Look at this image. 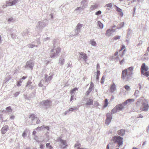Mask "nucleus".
Returning <instances> with one entry per match:
<instances>
[{"instance_id": "obj_40", "label": "nucleus", "mask_w": 149, "mask_h": 149, "mask_svg": "<svg viewBox=\"0 0 149 149\" xmlns=\"http://www.w3.org/2000/svg\"><path fill=\"white\" fill-rule=\"evenodd\" d=\"M124 88L127 90H129L130 89V86L127 85L125 86Z\"/></svg>"}, {"instance_id": "obj_58", "label": "nucleus", "mask_w": 149, "mask_h": 149, "mask_svg": "<svg viewBox=\"0 0 149 149\" xmlns=\"http://www.w3.org/2000/svg\"><path fill=\"white\" fill-rule=\"evenodd\" d=\"M54 49H52L51 50V52L53 53L54 52Z\"/></svg>"}, {"instance_id": "obj_2", "label": "nucleus", "mask_w": 149, "mask_h": 149, "mask_svg": "<svg viewBox=\"0 0 149 149\" xmlns=\"http://www.w3.org/2000/svg\"><path fill=\"white\" fill-rule=\"evenodd\" d=\"M148 69V66H146L145 63H143L141 68V74L146 77H148L149 76V71H147Z\"/></svg>"}, {"instance_id": "obj_21", "label": "nucleus", "mask_w": 149, "mask_h": 149, "mask_svg": "<svg viewBox=\"0 0 149 149\" xmlns=\"http://www.w3.org/2000/svg\"><path fill=\"white\" fill-rule=\"evenodd\" d=\"M124 22H122L117 25V28L118 29H120L122 27L124 26Z\"/></svg>"}, {"instance_id": "obj_39", "label": "nucleus", "mask_w": 149, "mask_h": 149, "mask_svg": "<svg viewBox=\"0 0 149 149\" xmlns=\"http://www.w3.org/2000/svg\"><path fill=\"white\" fill-rule=\"evenodd\" d=\"M101 12L100 10L98 11L95 14L97 15H98L101 14Z\"/></svg>"}, {"instance_id": "obj_49", "label": "nucleus", "mask_w": 149, "mask_h": 149, "mask_svg": "<svg viewBox=\"0 0 149 149\" xmlns=\"http://www.w3.org/2000/svg\"><path fill=\"white\" fill-rule=\"evenodd\" d=\"M40 148L41 149H42L43 148V145L42 144H41L40 145Z\"/></svg>"}, {"instance_id": "obj_15", "label": "nucleus", "mask_w": 149, "mask_h": 149, "mask_svg": "<svg viewBox=\"0 0 149 149\" xmlns=\"http://www.w3.org/2000/svg\"><path fill=\"white\" fill-rule=\"evenodd\" d=\"M117 133L119 135H123L125 134V130L123 129L117 131Z\"/></svg>"}, {"instance_id": "obj_63", "label": "nucleus", "mask_w": 149, "mask_h": 149, "mask_svg": "<svg viewBox=\"0 0 149 149\" xmlns=\"http://www.w3.org/2000/svg\"><path fill=\"white\" fill-rule=\"evenodd\" d=\"M136 0H132V1H136Z\"/></svg>"}, {"instance_id": "obj_53", "label": "nucleus", "mask_w": 149, "mask_h": 149, "mask_svg": "<svg viewBox=\"0 0 149 149\" xmlns=\"http://www.w3.org/2000/svg\"><path fill=\"white\" fill-rule=\"evenodd\" d=\"M13 20V19L12 18H10L8 19V21H12Z\"/></svg>"}, {"instance_id": "obj_37", "label": "nucleus", "mask_w": 149, "mask_h": 149, "mask_svg": "<svg viewBox=\"0 0 149 149\" xmlns=\"http://www.w3.org/2000/svg\"><path fill=\"white\" fill-rule=\"evenodd\" d=\"M60 63L61 64L63 65L64 64L65 60L64 59H61V60H60Z\"/></svg>"}, {"instance_id": "obj_59", "label": "nucleus", "mask_w": 149, "mask_h": 149, "mask_svg": "<svg viewBox=\"0 0 149 149\" xmlns=\"http://www.w3.org/2000/svg\"><path fill=\"white\" fill-rule=\"evenodd\" d=\"M107 149H109V145H107Z\"/></svg>"}, {"instance_id": "obj_6", "label": "nucleus", "mask_w": 149, "mask_h": 149, "mask_svg": "<svg viewBox=\"0 0 149 149\" xmlns=\"http://www.w3.org/2000/svg\"><path fill=\"white\" fill-rule=\"evenodd\" d=\"M130 102V99L127 100L122 104H119L117 105L116 107L118 111H120L123 109L124 108V106L127 104L128 103Z\"/></svg>"}, {"instance_id": "obj_55", "label": "nucleus", "mask_w": 149, "mask_h": 149, "mask_svg": "<svg viewBox=\"0 0 149 149\" xmlns=\"http://www.w3.org/2000/svg\"><path fill=\"white\" fill-rule=\"evenodd\" d=\"M27 76H26V77H24V76H23L22 78L21 79H25L26 78H27Z\"/></svg>"}, {"instance_id": "obj_24", "label": "nucleus", "mask_w": 149, "mask_h": 149, "mask_svg": "<svg viewBox=\"0 0 149 149\" xmlns=\"http://www.w3.org/2000/svg\"><path fill=\"white\" fill-rule=\"evenodd\" d=\"M121 36H116L114 37L112 39L113 40H119L120 39Z\"/></svg>"}, {"instance_id": "obj_25", "label": "nucleus", "mask_w": 149, "mask_h": 149, "mask_svg": "<svg viewBox=\"0 0 149 149\" xmlns=\"http://www.w3.org/2000/svg\"><path fill=\"white\" fill-rule=\"evenodd\" d=\"M97 23L100 28L101 29H102L103 27V24L100 21L97 22Z\"/></svg>"}, {"instance_id": "obj_20", "label": "nucleus", "mask_w": 149, "mask_h": 149, "mask_svg": "<svg viewBox=\"0 0 149 149\" xmlns=\"http://www.w3.org/2000/svg\"><path fill=\"white\" fill-rule=\"evenodd\" d=\"M81 146V145L79 143L76 144L74 146L77 147V149H86L85 148L80 147Z\"/></svg>"}, {"instance_id": "obj_3", "label": "nucleus", "mask_w": 149, "mask_h": 149, "mask_svg": "<svg viewBox=\"0 0 149 149\" xmlns=\"http://www.w3.org/2000/svg\"><path fill=\"white\" fill-rule=\"evenodd\" d=\"M125 48V46L122 45L121 46L120 49L118 51V52H117L114 54V56H116L115 57L116 59H119V57H122L123 54H124V52L125 51V49L122 51V50Z\"/></svg>"}, {"instance_id": "obj_48", "label": "nucleus", "mask_w": 149, "mask_h": 149, "mask_svg": "<svg viewBox=\"0 0 149 149\" xmlns=\"http://www.w3.org/2000/svg\"><path fill=\"white\" fill-rule=\"evenodd\" d=\"M45 128L47 129L48 130H49V127L48 126H46L44 127Z\"/></svg>"}, {"instance_id": "obj_30", "label": "nucleus", "mask_w": 149, "mask_h": 149, "mask_svg": "<svg viewBox=\"0 0 149 149\" xmlns=\"http://www.w3.org/2000/svg\"><path fill=\"white\" fill-rule=\"evenodd\" d=\"M97 7L98 6L97 5H94L92 6L91 7V8L92 10H93L96 9Z\"/></svg>"}, {"instance_id": "obj_27", "label": "nucleus", "mask_w": 149, "mask_h": 149, "mask_svg": "<svg viewBox=\"0 0 149 149\" xmlns=\"http://www.w3.org/2000/svg\"><path fill=\"white\" fill-rule=\"evenodd\" d=\"M46 147L49 149H52L53 147L49 143H47L46 144Z\"/></svg>"}, {"instance_id": "obj_12", "label": "nucleus", "mask_w": 149, "mask_h": 149, "mask_svg": "<svg viewBox=\"0 0 149 149\" xmlns=\"http://www.w3.org/2000/svg\"><path fill=\"white\" fill-rule=\"evenodd\" d=\"M112 31H114L113 29H108L106 32L105 35L108 36H111L112 34L111 32Z\"/></svg>"}, {"instance_id": "obj_46", "label": "nucleus", "mask_w": 149, "mask_h": 149, "mask_svg": "<svg viewBox=\"0 0 149 149\" xmlns=\"http://www.w3.org/2000/svg\"><path fill=\"white\" fill-rule=\"evenodd\" d=\"M97 75H100V72L99 70H97Z\"/></svg>"}, {"instance_id": "obj_38", "label": "nucleus", "mask_w": 149, "mask_h": 149, "mask_svg": "<svg viewBox=\"0 0 149 149\" xmlns=\"http://www.w3.org/2000/svg\"><path fill=\"white\" fill-rule=\"evenodd\" d=\"M11 2L13 4V5L15 4L17 2V0H14L13 1H12Z\"/></svg>"}, {"instance_id": "obj_16", "label": "nucleus", "mask_w": 149, "mask_h": 149, "mask_svg": "<svg viewBox=\"0 0 149 149\" xmlns=\"http://www.w3.org/2000/svg\"><path fill=\"white\" fill-rule=\"evenodd\" d=\"M82 56V57L84 60H86L87 58V56L86 54L83 52H81L79 53Z\"/></svg>"}, {"instance_id": "obj_7", "label": "nucleus", "mask_w": 149, "mask_h": 149, "mask_svg": "<svg viewBox=\"0 0 149 149\" xmlns=\"http://www.w3.org/2000/svg\"><path fill=\"white\" fill-rule=\"evenodd\" d=\"M57 140L58 141H60L61 143L62 144L61 145V147L62 148L64 149L67 147L68 145L67 144L66 141V140H62L61 138L60 137L58 138Z\"/></svg>"}, {"instance_id": "obj_1", "label": "nucleus", "mask_w": 149, "mask_h": 149, "mask_svg": "<svg viewBox=\"0 0 149 149\" xmlns=\"http://www.w3.org/2000/svg\"><path fill=\"white\" fill-rule=\"evenodd\" d=\"M136 105L141 111H147L149 107L147 101L143 98L138 101L136 103Z\"/></svg>"}, {"instance_id": "obj_44", "label": "nucleus", "mask_w": 149, "mask_h": 149, "mask_svg": "<svg viewBox=\"0 0 149 149\" xmlns=\"http://www.w3.org/2000/svg\"><path fill=\"white\" fill-rule=\"evenodd\" d=\"M40 120L39 119H38L37 120V121H36V123L37 124H38L39 123H40Z\"/></svg>"}, {"instance_id": "obj_51", "label": "nucleus", "mask_w": 149, "mask_h": 149, "mask_svg": "<svg viewBox=\"0 0 149 149\" xmlns=\"http://www.w3.org/2000/svg\"><path fill=\"white\" fill-rule=\"evenodd\" d=\"M42 127V126H41V127H38L36 128V130H40V128L41 127Z\"/></svg>"}, {"instance_id": "obj_64", "label": "nucleus", "mask_w": 149, "mask_h": 149, "mask_svg": "<svg viewBox=\"0 0 149 149\" xmlns=\"http://www.w3.org/2000/svg\"><path fill=\"white\" fill-rule=\"evenodd\" d=\"M33 149H37L36 148H33Z\"/></svg>"}, {"instance_id": "obj_50", "label": "nucleus", "mask_w": 149, "mask_h": 149, "mask_svg": "<svg viewBox=\"0 0 149 149\" xmlns=\"http://www.w3.org/2000/svg\"><path fill=\"white\" fill-rule=\"evenodd\" d=\"M99 75H96V79L97 80H98L99 79Z\"/></svg>"}, {"instance_id": "obj_29", "label": "nucleus", "mask_w": 149, "mask_h": 149, "mask_svg": "<svg viewBox=\"0 0 149 149\" xmlns=\"http://www.w3.org/2000/svg\"><path fill=\"white\" fill-rule=\"evenodd\" d=\"M78 90V88H75L72 89L70 91V93H73L74 92L76 91H77Z\"/></svg>"}, {"instance_id": "obj_31", "label": "nucleus", "mask_w": 149, "mask_h": 149, "mask_svg": "<svg viewBox=\"0 0 149 149\" xmlns=\"http://www.w3.org/2000/svg\"><path fill=\"white\" fill-rule=\"evenodd\" d=\"M112 3H109L106 4L105 6V7L111 8L112 7Z\"/></svg>"}, {"instance_id": "obj_11", "label": "nucleus", "mask_w": 149, "mask_h": 149, "mask_svg": "<svg viewBox=\"0 0 149 149\" xmlns=\"http://www.w3.org/2000/svg\"><path fill=\"white\" fill-rule=\"evenodd\" d=\"M8 129V125H5L3 126L1 129V132L3 134L5 133Z\"/></svg>"}, {"instance_id": "obj_61", "label": "nucleus", "mask_w": 149, "mask_h": 149, "mask_svg": "<svg viewBox=\"0 0 149 149\" xmlns=\"http://www.w3.org/2000/svg\"><path fill=\"white\" fill-rule=\"evenodd\" d=\"M148 51L149 52V47H148L147 49Z\"/></svg>"}, {"instance_id": "obj_52", "label": "nucleus", "mask_w": 149, "mask_h": 149, "mask_svg": "<svg viewBox=\"0 0 149 149\" xmlns=\"http://www.w3.org/2000/svg\"><path fill=\"white\" fill-rule=\"evenodd\" d=\"M124 62L123 60L120 61V64H122Z\"/></svg>"}, {"instance_id": "obj_18", "label": "nucleus", "mask_w": 149, "mask_h": 149, "mask_svg": "<svg viewBox=\"0 0 149 149\" xmlns=\"http://www.w3.org/2000/svg\"><path fill=\"white\" fill-rule=\"evenodd\" d=\"M29 118L31 119V120H33L36 118H38L37 117H36L34 114H31L30 115Z\"/></svg>"}, {"instance_id": "obj_10", "label": "nucleus", "mask_w": 149, "mask_h": 149, "mask_svg": "<svg viewBox=\"0 0 149 149\" xmlns=\"http://www.w3.org/2000/svg\"><path fill=\"white\" fill-rule=\"evenodd\" d=\"M51 101L48 100H44L42 101L41 103L42 105L44 106H50L51 103Z\"/></svg>"}, {"instance_id": "obj_5", "label": "nucleus", "mask_w": 149, "mask_h": 149, "mask_svg": "<svg viewBox=\"0 0 149 149\" xmlns=\"http://www.w3.org/2000/svg\"><path fill=\"white\" fill-rule=\"evenodd\" d=\"M123 138L121 137L117 136L113 137L112 140L114 142L117 143L118 147H119L123 144Z\"/></svg>"}, {"instance_id": "obj_57", "label": "nucleus", "mask_w": 149, "mask_h": 149, "mask_svg": "<svg viewBox=\"0 0 149 149\" xmlns=\"http://www.w3.org/2000/svg\"><path fill=\"white\" fill-rule=\"evenodd\" d=\"M14 116H10V118L11 119H13V118H14Z\"/></svg>"}, {"instance_id": "obj_33", "label": "nucleus", "mask_w": 149, "mask_h": 149, "mask_svg": "<svg viewBox=\"0 0 149 149\" xmlns=\"http://www.w3.org/2000/svg\"><path fill=\"white\" fill-rule=\"evenodd\" d=\"M13 5V4L12 3L11 1L8 2L7 3L6 6H10Z\"/></svg>"}, {"instance_id": "obj_47", "label": "nucleus", "mask_w": 149, "mask_h": 149, "mask_svg": "<svg viewBox=\"0 0 149 149\" xmlns=\"http://www.w3.org/2000/svg\"><path fill=\"white\" fill-rule=\"evenodd\" d=\"M29 46V47L31 48H32L34 46L32 45H30Z\"/></svg>"}, {"instance_id": "obj_8", "label": "nucleus", "mask_w": 149, "mask_h": 149, "mask_svg": "<svg viewBox=\"0 0 149 149\" xmlns=\"http://www.w3.org/2000/svg\"><path fill=\"white\" fill-rule=\"evenodd\" d=\"M61 48L60 47H58L55 49V52L51 55L50 57L52 58L56 55H57L61 52Z\"/></svg>"}, {"instance_id": "obj_9", "label": "nucleus", "mask_w": 149, "mask_h": 149, "mask_svg": "<svg viewBox=\"0 0 149 149\" xmlns=\"http://www.w3.org/2000/svg\"><path fill=\"white\" fill-rule=\"evenodd\" d=\"M107 119L106 120L105 123L107 125H109L112 119L111 115L109 113L107 114Z\"/></svg>"}, {"instance_id": "obj_13", "label": "nucleus", "mask_w": 149, "mask_h": 149, "mask_svg": "<svg viewBox=\"0 0 149 149\" xmlns=\"http://www.w3.org/2000/svg\"><path fill=\"white\" fill-rule=\"evenodd\" d=\"M116 87L114 84H113L111 86L110 88V92L113 93L116 90Z\"/></svg>"}, {"instance_id": "obj_32", "label": "nucleus", "mask_w": 149, "mask_h": 149, "mask_svg": "<svg viewBox=\"0 0 149 149\" xmlns=\"http://www.w3.org/2000/svg\"><path fill=\"white\" fill-rule=\"evenodd\" d=\"M21 79H20V80L17 81V85L18 86H21V83H22V81L21 80Z\"/></svg>"}, {"instance_id": "obj_19", "label": "nucleus", "mask_w": 149, "mask_h": 149, "mask_svg": "<svg viewBox=\"0 0 149 149\" xmlns=\"http://www.w3.org/2000/svg\"><path fill=\"white\" fill-rule=\"evenodd\" d=\"M116 10L118 12L119 14L121 16L123 15V13L122 11V10L118 7H116Z\"/></svg>"}, {"instance_id": "obj_14", "label": "nucleus", "mask_w": 149, "mask_h": 149, "mask_svg": "<svg viewBox=\"0 0 149 149\" xmlns=\"http://www.w3.org/2000/svg\"><path fill=\"white\" fill-rule=\"evenodd\" d=\"M86 105H91L93 104V101L92 99H89L87 101L86 103Z\"/></svg>"}, {"instance_id": "obj_43", "label": "nucleus", "mask_w": 149, "mask_h": 149, "mask_svg": "<svg viewBox=\"0 0 149 149\" xmlns=\"http://www.w3.org/2000/svg\"><path fill=\"white\" fill-rule=\"evenodd\" d=\"M26 135V133L25 132H24L22 134V136L23 137H25Z\"/></svg>"}, {"instance_id": "obj_56", "label": "nucleus", "mask_w": 149, "mask_h": 149, "mask_svg": "<svg viewBox=\"0 0 149 149\" xmlns=\"http://www.w3.org/2000/svg\"><path fill=\"white\" fill-rule=\"evenodd\" d=\"M36 132L35 131H34L33 132V135H35L36 134Z\"/></svg>"}, {"instance_id": "obj_41", "label": "nucleus", "mask_w": 149, "mask_h": 149, "mask_svg": "<svg viewBox=\"0 0 149 149\" xmlns=\"http://www.w3.org/2000/svg\"><path fill=\"white\" fill-rule=\"evenodd\" d=\"M91 91L90 90H88L86 92V94L87 95H88L91 92Z\"/></svg>"}, {"instance_id": "obj_22", "label": "nucleus", "mask_w": 149, "mask_h": 149, "mask_svg": "<svg viewBox=\"0 0 149 149\" xmlns=\"http://www.w3.org/2000/svg\"><path fill=\"white\" fill-rule=\"evenodd\" d=\"M118 111V109L116 108V107H115L113 109H112L111 112V114H114L117 112V111Z\"/></svg>"}, {"instance_id": "obj_42", "label": "nucleus", "mask_w": 149, "mask_h": 149, "mask_svg": "<svg viewBox=\"0 0 149 149\" xmlns=\"http://www.w3.org/2000/svg\"><path fill=\"white\" fill-rule=\"evenodd\" d=\"M74 108H71L69 109L68 111H73L74 110Z\"/></svg>"}, {"instance_id": "obj_35", "label": "nucleus", "mask_w": 149, "mask_h": 149, "mask_svg": "<svg viewBox=\"0 0 149 149\" xmlns=\"http://www.w3.org/2000/svg\"><path fill=\"white\" fill-rule=\"evenodd\" d=\"M82 24H78L77 26V29H79L82 27Z\"/></svg>"}, {"instance_id": "obj_34", "label": "nucleus", "mask_w": 149, "mask_h": 149, "mask_svg": "<svg viewBox=\"0 0 149 149\" xmlns=\"http://www.w3.org/2000/svg\"><path fill=\"white\" fill-rule=\"evenodd\" d=\"M105 77L104 76H103L101 79V83L102 84H103L104 83V81L105 79Z\"/></svg>"}, {"instance_id": "obj_54", "label": "nucleus", "mask_w": 149, "mask_h": 149, "mask_svg": "<svg viewBox=\"0 0 149 149\" xmlns=\"http://www.w3.org/2000/svg\"><path fill=\"white\" fill-rule=\"evenodd\" d=\"M97 69H98L99 68H100L99 64L98 63L97 64Z\"/></svg>"}, {"instance_id": "obj_45", "label": "nucleus", "mask_w": 149, "mask_h": 149, "mask_svg": "<svg viewBox=\"0 0 149 149\" xmlns=\"http://www.w3.org/2000/svg\"><path fill=\"white\" fill-rule=\"evenodd\" d=\"M74 97V96L73 95H72L71 96V98H70V101H72Z\"/></svg>"}, {"instance_id": "obj_60", "label": "nucleus", "mask_w": 149, "mask_h": 149, "mask_svg": "<svg viewBox=\"0 0 149 149\" xmlns=\"http://www.w3.org/2000/svg\"><path fill=\"white\" fill-rule=\"evenodd\" d=\"M132 149H138L136 147H133Z\"/></svg>"}, {"instance_id": "obj_36", "label": "nucleus", "mask_w": 149, "mask_h": 149, "mask_svg": "<svg viewBox=\"0 0 149 149\" xmlns=\"http://www.w3.org/2000/svg\"><path fill=\"white\" fill-rule=\"evenodd\" d=\"M99 106V103L98 102H95L94 104V106L95 107H97Z\"/></svg>"}, {"instance_id": "obj_28", "label": "nucleus", "mask_w": 149, "mask_h": 149, "mask_svg": "<svg viewBox=\"0 0 149 149\" xmlns=\"http://www.w3.org/2000/svg\"><path fill=\"white\" fill-rule=\"evenodd\" d=\"M6 110L7 112H10L12 111V109L10 107H8L6 108Z\"/></svg>"}, {"instance_id": "obj_26", "label": "nucleus", "mask_w": 149, "mask_h": 149, "mask_svg": "<svg viewBox=\"0 0 149 149\" xmlns=\"http://www.w3.org/2000/svg\"><path fill=\"white\" fill-rule=\"evenodd\" d=\"M90 43L92 45L95 46L96 45V42L94 41V40H91L90 41Z\"/></svg>"}, {"instance_id": "obj_23", "label": "nucleus", "mask_w": 149, "mask_h": 149, "mask_svg": "<svg viewBox=\"0 0 149 149\" xmlns=\"http://www.w3.org/2000/svg\"><path fill=\"white\" fill-rule=\"evenodd\" d=\"M93 87H94V84L92 82H91L90 86L88 90H90L91 91L92 90Z\"/></svg>"}, {"instance_id": "obj_17", "label": "nucleus", "mask_w": 149, "mask_h": 149, "mask_svg": "<svg viewBox=\"0 0 149 149\" xmlns=\"http://www.w3.org/2000/svg\"><path fill=\"white\" fill-rule=\"evenodd\" d=\"M108 104L109 102L107 99H105L104 101V103L103 106V107L104 108L108 106Z\"/></svg>"}, {"instance_id": "obj_4", "label": "nucleus", "mask_w": 149, "mask_h": 149, "mask_svg": "<svg viewBox=\"0 0 149 149\" xmlns=\"http://www.w3.org/2000/svg\"><path fill=\"white\" fill-rule=\"evenodd\" d=\"M130 68H129L127 69H125L123 71L121 76V78L122 79H127L129 78L130 73Z\"/></svg>"}, {"instance_id": "obj_62", "label": "nucleus", "mask_w": 149, "mask_h": 149, "mask_svg": "<svg viewBox=\"0 0 149 149\" xmlns=\"http://www.w3.org/2000/svg\"><path fill=\"white\" fill-rule=\"evenodd\" d=\"M1 37L0 36V40H1Z\"/></svg>"}]
</instances>
